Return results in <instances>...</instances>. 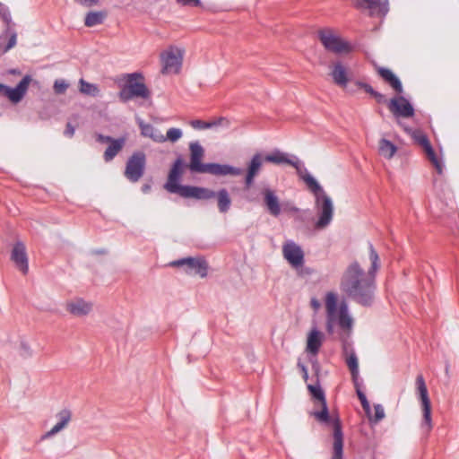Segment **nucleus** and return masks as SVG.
<instances>
[{"label":"nucleus","instance_id":"1","mask_svg":"<svg viewBox=\"0 0 459 459\" xmlns=\"http://www.w3.org/2000/svg\"><path fill=\"white\" fill-rule=\"evenodd\" d=\"M368 250L371 265L368 272L354 261L343 272L340 283L341 290L348 298L363 307H370L374 302L376 273L380 268L378 254L371 243Z\"/></svg>","mask_w":459,"mask_h":459},{"label":"nucleus","instance_id":"2","mask_svg":"<svg viewBox=\"0 0 459 459\" xmlns=\"http://www.w3.org/2000/svg\"><path fill=\"white\" fill-rule=\"evenodd\" d=\"M315 404H318L320 410L313 411L310 415L319 423L333 426V456L332 459H342L343 456V433L342 423L338 416L332 417L329 414L325 392L319 385H308L307 386Z\"/></svg>","mask_w":459,"mask_h":459},{"label":"nucleus","instance_id":"3","mask_svg":"<svg viewBox=\"0 0 459 459\" xmlns=\"http://www.w3.org/2000/svg\"><path fill=\"white\" fill-rule=\"evenodd\" d=\"M190 162L187 168L194 173H207L213 176H239L243 170L229 164L203 163L204 149L198 142L189 143Z\"/></svg>","mask_w":459,"mask_h":459},{"label":"nucleus","instance_id":"4","mask_svg":"<svg viewBox=\"0 0 459 459\" xmlns=\"http://www.w3.org/2000/svg\"><path fill=\"white\" fill-rule=\"evenodd\" d=\"M378 75L388 83L398 96L392 98L387 102L389 111L396 117L409 118L414 116L415 111L410 101L401 94L403 88L399 78L388 68L377 67Z\"/></svg>","mask_w":459,"mask_h":459},{"label":"nucleus","instance_id":"5","mask_svg":"<svg viewBox=\"0 0 459 459\" xmlns=\"http://www.w3.org/2000/svg\"><path fill=\"white\" fill-rule=\"evenodd\" d=\"M187 167L185 164L182 156H178L173 162L167 182L164 184V188L171 193L177 194L183 198H194V196H202L201 194L204 193L201 186L181 185L179 181L184 173V168Z\"/></svg>","mask_w":459,"mask_h":459},{"label":"nucleus","instance_id":"6","mask_svg":"<svg viewBox=\"0 0 459 459\" xmlns=\"http://www.w3.org/2000/svg\"><path fill=\"white\" fill-rule=\"evenodd\" d=\"M124 84L118 92L121 101L127 102L134 98L147 100L151 97V91L145 84L144 76L142 73L125 74L123 75Z\"/></svg>","mask_w":459,"mask_h":459},{"label":"nucleus","instance_id":"7","mask_svg":"<svg viewBox=\"0 0 459 459\" xmlns=\"http://www.w3.org/2000/svg\"><path fill=\"white\" fill-rule=\"evenodd\" d=\"M316 197V208L318 211L319 218L316 223V229L327 227L333 220V205L331 198L321 187L320 191L312 192Z\"/></svg>","mask_w":459,"mask_h":459},{"label":"nucleus","instance_id":"8","mask_svg":"<svg viewBox=\"0 0 459 459\" xmlns=\"http://www.w3.org/2000/svg\"><path fill=\"white\" fill-rule=\"evenodd\" d=\"M146 155L143 152H134L127 160L124 175L132 183H136L143 176Z\"/></svg>","mask_w":459,"mask_h":459},{"label":"nucleus","instance_id":"9","mask_svg":"<svg viewBox=\"0 0 459 459\" xmlns=\"http://www.w3.org/2000/svg\"><path fill=\"white\" fill-rule=\"evenodd\" d=\"M416 387L419 398L421 403V409L423 414L421 428L424 429L427 432H429L432 429L431 403L429 397L427 385L422 375L417 376Z\"/></svg>","mask_w":459,"mask_h":459},{"label":"nucleus","instance_id":"10","mask_svg":"<svg viewBox=\"0 0 459 459\" xmlns=\"http://www.w3.org/2000/svg\"><path fill=\"white\" fill-rule=\"evenodd\" d=\"M318 39L324 48L334 54L348 53L351 47L348 42L342 40L333 33L331 29H323L318 31Z\"/></svg>","mask_w":459,"mask_h":459},{"label":"nucleus","instance_id":"11","mask_svg":"<svg viewBox=\"0 0 459 459\" xmlns=\"http://www.w3.org/2000/svg\"><path fill=\"white\" fill-rule=\"evenodd\" d=\"M262 195L264 197V206L266 207L268 212L273 217H278L281 211L293 212H297L299 211L297 207L289 204H284L281 205L275 191L270 187L263 188Z\"/></svg>","mask_w":459,"mask_h":459},{"label":"nucleus","instance_id":"12","mask_svg":"<svg viewBox=\"0 0 459 459\" xmlns=\"http://www.w3.org/2000/svg\"><path fill=\"white\" fill-rule=\"evenodd\" d=\"M183 51L179 48L170 47L160 54L163 74H178L181 68Z\"/></svg>","mask_w":459,"mask_h":459},{"label":"nucleus","instance_id":"13","mask_svg":"<svg viewBox=\"0 0 459 459\" xmlns=\"http://www.w3.org/2000/svg\"><path fill=\"white\" fill-rule=\"evenodd\" d=\"M31 81V76L27 74L14 88H11L5 84L0 83V97H5L13 104L21 102L26 95Z\"/></svg>","mask_w":459,"mask_h":459},{"label":"nucleus","instance_id":"14","mask_svg":"<svg viewBox=\"0 0 459 459\" xmlns=\"http://www.w3.org/2000/svg\"><path fill=\"white\" fill-rule=\"evenodd\" d=\"M186 266V273L188 274H196L201 277L207 275L208 264L203 257H186L176 260L170 263V266Z\"/></svg>","mask_w":459,"mask_h":459},{"label":"nucleus","instance_id":"15","mask_svg":"<svg viewBox=\"0 0 459 459\" xmlns=\"http://www.w3.org/2000/svg\"><path fill=\"white\" fill-rule=\"evenodd\" d=\"M201 189L204 190V193L201 194L202 196H194V199L210 200L216 198L219 212L221 213L229 212L231 205V198L226 188H221L217 192L203 186H201Z\"/></svg>","mask_w":459,"mask_h":459},{"label":"nucleus","instance_id":"16","mask_svg":"<svg viewBox=\"0 0 459 459\" xmlns=\"http://www.w3.org/2000/svg\"><path fill=\"white\" fill-rule=\"evenodd\" d=\"M413 139L417 144H419L424 151L427 159L432 163L437 172L441 175L443 173V163L437 157L435 151L433 150L428 136L420 131H415L413 133Z\"/></svg>","mask_w":459,"mask_h":459},{"label":"nucleus","instance_id":"17","mask_svg":"<svg viewBox=\"0 0 459 459\" xmlns=\"http://www.w3.org/2000/svg\"><path fill=\"white\" fill-rule=\"evenodd\" d=\"M356 7L368 10L371 16H385L388 11V0H356Z\"/></svg>","mask_w":459,"mask_h":459},{"label":"nucleus","instance_id":"18","mask_svg":"<svg viewBox=\"0 0 459 459\" xmlns=\"http://www.w3.org/2000/svg\"><path fill=\"white\" fill-rule=\"evenodd\" d=\"M284 258L293 266H301L304 263V253L299 246L293 241H288L282 247Z\"/></svg>","mask_w":459,"mask_h":459},{"label":"nucleus","instance_id":"19","mask_svg":"<svg viewBox=\"0 0 459 459\" xmlns=\"http://www.w3.org/2000/svg\"><path fill=\"white\" fill-rule=\"evenodd\" d=\"M11 260L14 263L16 267L23 273L27 274L29 272L28 256L26 253L25 245L17 241L12 249Z\"/></svg>","mask_w":459,"mask_h":459},{"label":"nucleus","instance_id":"20","mask_svg":"<svg viewBox=\"0 0 459 459\" xmlns=\"http://www.w3.org/2000/svg\"><path fill=\"white\" fill-rule=\"evenodd\" d=\"M331 68L330 75L332 76L333 82L337 86L346 90L347 92L351 94L354 93L356 90L351 87L348 88L347 86L349 79L346 67L341 62H336L333 64Z\"/></svg>","mask_w":459,"mask_h":459},{"label":"nucleus","instance_id":"21","mask_svg":"<svg viewBox=\"0 0 459 459\" xmlns=\"http://www.w3.org/2000/svg\"><path fill=\"white\" fill-rule=\"evenodd\" d=\"M290 166L296 169L299 177L306 183L307 186L311 192H316L321 190V186L318 182L309 174L307 169L300 162V160L293 156V160Z\"/></svg>","mask_w":459,"mask_h":459},{"label":"nucleus","instance_id":"22","mask_svg":"<svg viewBox=\"0 0 459 459\" xmlns=\"http://www.w3.org/2000/svg\"><path fill=\"white\" fill-rule=\"evenodd\" d=\"M92 309V304L82 299H74L66 303V310L74 316H83Z\"/></svg>","mask_w":459,"mask_h":459},{"label":"nucleus","instance_id":"23","mask_svg":"<svg viewBox=\"0 0 459 459\" xmlns=\"http://www.w3.org/2000/svg\"><path fill=\"white\" fill-rule=\"evenodd\" d=\"M58 422L42 437L43 439L49 438L63 430L72 419V412L68 409L60 411L56 416Z\"/></svg>","mask_w":459,"mask_h":459},{"label":"nucleus","instance_id":"24","mask_svg":"<svg viewBox=\"0 0 459 459\" xmlns=\"http://www.w3.org/2000/svg\"><path fill=\"white\" fill-rule=\"evenodd\" d=\"M264 161V157H263L260 153L255 154L247 166V171L245 179H247V186H252L254 183L255 178L259 174L261 168L263 166V162Z\"/></svg>","mask_w":459,"mask_h":459},{"label":"nucleus","instance_id":"25","mask_svg":"<svg viewBox=\"0 0 459 459\" xmlns=\"http://www.w3.org/2000/svg\"><path fill=\"white\" fill-rule=\"evenodd\" d=\"M141 134L149 137L156 143H164L165 137L161 132L156 129L152 125L144 123L142 119L137 120Z\"/></svg>","mask_w":459,"mask_h":459},{"label":"nucleus","instance_id":"26","mask_svg":"<svg viewBox=\"0 0 459 459\" xmlns=\"http://www.w3.org/2000/svg\"><path fill=\"white\" fill-rule=\"evenodd\" d=\"M323 339L324 335L320 331L316 328L312 329L307 335V351L316 355L322 346Z\"/></svg>","mask_w":459,"mask_h":459},{"label":"nucleus","instance_id":"27","mask_svg":"<svg viewBox=\"0 0 459 459\" xmlns=\"http://www.w3.org/2000/svg\"><path fill=\"white\" fill-rule=\"evenodd\" d=\"M126 144V139L124 137H120L117 139H113L110 143H108V148L104 152L103 159L106 162H110L113 159L122 151Z\"/></svg>","mask_w":459,"mask_h":459},{"label":"nucleus","instance_id":"28","mask_svg":"<svg viewBox=\"0 0 459 459\" xmlns=\"http://www.w3.org/2000/svg\"><path fill=\"white\" fill-rule=\"evenodd\" d=\"M229 124V121L225 117H219L218 119L213 120L212 122H206L200 119L192 120L190 122V126L197 130L212 128L218 126H228Z\"/></svg>","mask_w":459,"mask_h":459},{"label":"nucleus","instance_id":"29","mask_svg":"<svg viewBox=\"0 0 459 459\" xmlns=\"http://www.w3.org/2000/svg\"><path fill=\"white\" fill-rule=\"evenodd\" d=\"M338 325L344 330H350L352 326V318L348 314V307L345 302H342L339 307Z\"/></svg>","mask_w":459,"mask_h":459},{"label":"nucleus","instance_id":"30","mask_svg":"<svg viewBox=\"0 0 459 459\" xmlns=\"http://www.w3.org/2000/svg\"><path fill=\"white\" fill-rule=\"evenodd\" d=\"M293 159H290L288 154L281 151H274L273 153L264 156V161L272 162L274 164H288L290 165Z\"/></svg>","mask_w":459,"mask_h":459},{"label":"nucleus","instance_id":"31","mask_svg":"<svg viewBox=\"0 0 459 459\" xmlns=\"http://www.w3.org/2000/svg\"><path fill=\"white\" fill-rule=\"evenodd\" d=\"M107 13L102 11L98 12H89L84 19V25L86 27H93L99 24L103 23Z\"/></svg>","mask_w":459,"mask_h":459},{"label":"nucleus","instance_id":"32","mask_svg":"<svg viewBox=\"0 0 459 459\" xmlns=\"http://www.w3.org/2000/svg\"><path fill=\"white\" fill-rule=\"evenodd\" d=\"M346 364L351 371L354 385L358 386L359 363L354 351H351V353L346 358Z\"/></svg>","mask_w":459,"mask_h":459},{"label":"nucleus","instance_id":"33","mask_svg":"<svg viewBox=\"0 0 459 459\" xmlns=\"http://www.w3.org/2000/svg\"><path fill=\"white\" fill-rule=\"evenodd\" d=\"M355 86L358 88V89H363L367 93H368L369 95H371L377 103H386L387 100L385 99V96L377 91H375L371 85L366 83V82H360V81H357L355 82Z\"/></svg>","mask_w":459,"mask_h":459},{"label":"nucleus","instance_id":"34","mask_svg":"<svg viewBox=\"0 0 459 459\" xmlns=\"http://www.w3.org/2000/svg\"><path fill=\"white\" fill-rule=\"evenodd\" d=\"M379 153L386 159H391L395 154L396 146L386 139H381L378 144Z\"/></svg>","mask_w":459,"mask_h":459},{"label":"nucleus","instance_id":"35","mask_svg":"<svg viewBox=\"0 0 459 459\" xmlns=\"http://www.w3.org/2000/svg\"><path fill=\"white\" fill-rule=\"evenodd\" d=\"M79 91L81 93L91 97H96L100 94V89L98 85L90 83L83 79L79 81Z\"/></svg>","mask_w":459,"mask_h":459},{"label":"nucleus","instance_id":"36","mask_svg":"<svg viewBox=\"0 0 459 459\" xmlns=\"http://www.w3.org/2000/svg\"><path fill=\"white\" fill-rule=\"evenodd\" d=\"M242 197L248 203H257L259 201V195L252 189V186L247 187V179H245Z\"/></svg>","mask_w":459,"mask_h":459},{"label":"nucleus","instance_id":"37","mask_svg":"<svg viewBox=\"0 0 459 459\" xmlns=\"http://www.w3.org/2000/svg\"><path fill=\"white\" fill-rule=\"evenodd\" d=\"M325 307L329 314L337 310V296L333 292H327L325 295Z\"/></svg>","mask_w":459,"mask_h":459},{"label":"nucleus","instance_id":"38","mask_svg":"<svg viewBox=\"0 0 459 459\" xmlns=\"http://www.w3.org/2000/svg\"><path fill=\"white\" fill-rule=\"evenodd\" d=\"M16 38L17 35L15 32L12 33L10 39H8V42L6 45L3 47L4 40L6 39V38L0 37V54H5L7 51H9L12 48H13L16 45Z\"/></svg>","mask_w":459,"mask_h":459},{"label":"nucleus","instance_id":"39","mask_svg":"<svg viewBox=\"0 0 459 459\" xmlns=\"http://www.w3.org/2000/svg\"><path fill=\"white\" fill-rule=\"evenodd\" d=\"M182 131L179 128L171 127L167 131V134L165 137L166 141H170L171 143H176L182 137Z\"/></svg>","mask_w":459,"mask_h":459},{"label":"nucleus","instance_id":"40","mask_svg":"<svg viewBox=\"0 0 459 459\" xmlns=\"http://www.w3.org/2000/svg\"><path fill=\"white\" fill-rule=\"evenodd\" d=\"M0 17L2 18L3 22L9 27L12 23L11 13L8 7L2 3H0Z\"/></svg>","mask_w":459,"mask_h":459},{"label":"nucleus","instance_id":"41","mask_svg":"<svg viewBox=\"0 0 459 459\" xmlns=\"http://www.w3.org/2000/svg\"><path fill=\"white\" fill-rule=\"evenodd\" d=\"M69 84L65 80L59 79L55 81L53 89L55 93L63 94L65 92Z\"/></svg>","mask_w":459,"mask_h":459},{"label":"nucleus","instance_id":"42","mask_svg":"<svg viewBox=\"0 0 459 459\" xmlns=\"http://www.w3.org/2000/svg\"><path fill=\"white\" fill-rule=\"evenodd\" d=\"M356 387V392H357V395L360 401V403H361V406L362 408L366 411H368L369 409H370V405H369V403L365 395V394L359 389V385L358 384V386H355Z\"/></svg>","mask_w":459,"mask_h":459},{"label":"nucleus","instance_id":"43","mask_svg":"<svg viewBox=\"0 0 459 459\" xmlns=\"http://www.w3.org/2000/svg\"><path fill=\"white\" fill-rule=\"evenodd\" d=\"M176 2L182 6L199 7L202 5L200 0H176Z\"/></svg>","mask_w":459,"mask_h":459},{"label":"nucleus","instance_id":"44","mask_svg":"<svg viewBox=\"0 0 459 459\" xmlns=\"http://www.w3.org/2000/svg\"><path fill=\"white\" fill-rule=\"evenodd\" d=\"M374 410H375V421L377 422V421H380L381 420H383L385 417V411H384V408L382 407V405H380V404L375 405Z\"/></svg>","mask_w":459,"mask_h":459},{"label":"nucleus","instance_id":"45","mask_svg":"<svg viewBox=\"0 0 459 459\" xmlns=\"http://www.w3.org/2000/svg\"><path fill=\"white\" fill-rule=\"evenodd\" d=\"M74 132H75V126H73L70 122H68L66 124V127H65V130L64 132V134L66 137L72 138L74 136Z\"/></svg>","mask_w":459,"mask_h":459},{"label":"nucleus","instance_id":"46","mask_svg":"<svg viewBox=\"0 0 459 459\" xmlns=\"http://www.w3.org/2000/svg\"><path fill=\"white\" fill-rule=\"evenodd\" d=\"M113 139V137L108 135H103L101 134H96V140L100 143H110Z\"/></svg>","mask_w":459,"mask_h":459},{"label":"nucleus","instance_id":"47","mask_svg":"<svg viewBox=\"0 0 459 459\" xmlns=\"http://www.w3.org/2000/svg\"><path fill=\"white\" fill-rule=\"evenodd\" d=\"M74 1L82 5H84L87 7H91V6L96 5L100 0H74Z\"/></svg>","mask_w":459,"mask_h":459},{"label":"nucleus","instance_id":"48","mask_svg":"<svg viewBox=\"0 0 459 459\" xmlns=\"http://www.w3.org/2000/svg\"><path fill=\"white\" fill-rule=\"evenodd\" d=\"M337 310L333 311V313L329 314V312H326V321L333 322V323H338V315Z\"/></svg>","mask_w":459,"mask_h":459},{"label":"nucleus","instance_id":"49","mask_svg":"<svg viewBox=\"0 0 459 459\" xmlns=\"http://www.w3.org/2000/svg\"><path fill=\"white\" fill-rule=\"evenodd\" d=\"M310 306L315 311H317L321 307V302L316 298H312Z\"/></svg>","mask_w":459,"mask_h":459},{"label":"nucleus","instance_id":"50","mask_svg":"<svg viewBox=\"0 0 459 459\" xmlns=\"http://www.w3.org/2000/svg\"><path fill=\"white\" fill-rule=\"evenodd\" d=\"M334 323L326 321V331L329 334H333L334 332Z\"/></svg>","mask_w":459,"mask_h":459},{"label":"nucleus","instance_id":"51","mask_svg":"<svg viewBox=\"0 0 459 459\" xmlns=\"http://www.w3.org/2000/svg\"><path fill=\"white\" fill-rule=\"evenodd\" d=\"M92 254H94V255H104V254H107V250L106 249H96V250L92 251Z\"/></svg>","mask_w":459,"mask_h":459},{"label":"nucleus","instance_id":"52","mask_svg":"<svg viewBox=\"0 0 459 459\" xmlns=\"http://www.w3.org/2000/svg\"><path fill=\"white\" fill-rule=\"evenodd\" d=\"M151 190V186L148 184H145L142 186V191L144 194H147Z\"/></svg>","mask_w":459,"mask_h":459},{"label":"nucleus","instance_id":"53","mask_svg":"<svg viewBox=\"0 0 459 459\" xmlns=\"http://www.w3.org/2000/svg\"><path fill=\"white\" fill-rule=\"evenodd\" d=\"M298 367L300 368V370H301V372H302V373H306V370H307V367H306L304 364H302V363L299 362V363H298Z\"/></svg>","mask_w":459,"mask_h":459},{"label":"nucleus","instance_id":"54","mask_svg":"<svg viewBox=\"0 0 459 459\" xmlns=\"http://www.w3.org/2000/svg\"><path fill=\"white\" fill-rule=\"evenodd\" d=\"M343 352H344L345 354H347V352H348V347H347V344H346V343H344V344H343Z\"/></svg>","mask_w":459,"mask_h":459},{"label":"nucleus","instance_id":"55","mask_svg":"<svg viewBox=\"0 0 459 459\" xmlns=\"http://www.w3.org/2000/svg\"><path fill=\"white\" fill-rule=\"evenodd\" d=\"M303 377H304L305 379H307V369L306 370V373H303Z\"/></svg>","mask_w":459,"mask_h":459}]
</instances>
